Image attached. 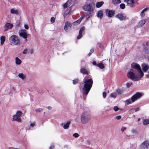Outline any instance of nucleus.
I'll list each match as a JSON object with an SVG mask.
<instances>
[{
  "instance_id": "obj_57",
  "label": "nucleus",
  "mask_w": 149,
  "mask_h": 149,
  "mask_svg": "<svg viewBox=\"0 0 149 149\" xmlns=\"http://www.w3.org/2000/svg\"><path fill=\"white\" fill-rule=\"evenodd\" d=\"M47 108L49 109H52V107H50V106H49L48 107H47Z\"/></svg>"
},
{
  "instance_id": "obj_8",
  "label": "nucleus",
  "mask_w": 149,
  "mask_h": 149,
  "mask_svg": "<svg viewBox=\"0 0 149 149\" xmlns=\"http://www.w3.org/2000/svg\"><path fill=\"white\" fill-rule=\"evenodd\" d=\"M142 96V94L139 92H137L131 97V100L134 102L136 100L140 99Z\"/></svg>"
},
{
  "instance_id": "obj_26",
  "label": "nucleus",
  "mask_w": 149,
  "mask_h": 149,
  "mask_svg": "<svg viewBox=\"0 0 149 149\" xmlns=\"http://www.w3.org/2000/svg\"><path fill=\"white\" fill-rule=\"evenodd\" d=\"M70 123L71 122L70 121L67 122V123L64 125L63 126V128L65 129H68L69 127Z\"/></svg>"
},
{
  "instance_id": "obj_34",
  "label": "nucleus",
  "mask_w": 149,
  "mask_h": 149,
  "mask_svg": "<svg viewBox=\"0 0 149 149\" xmlns=\"http://www.w3.org/2000/svg\"><path fill=\"white\" fill-rule=\"evenodd\" d=\"M147 10V8H146L143 9L141 11V17H143L144 16L145 13L144 12L146 11Z\"/></svg>"
},
{
  "instance_id": "obj_36",
  "label": "nucleus",
  "mask_w": 149,
  "mask_h": 149,
  "mask_svg": "<svg viewBox=\"0 0 149 149\" xmlns=\"http://www.w3.org/2000/svg\"><path fill=\"white\" fill-rule=\"evenodd\" d=\"M94 49L93 48H92L91 49L90 51L88 54V56H89L91 55V54L94 52Z\"/></svg>"
},
{
  "instance_id": "obj_43",
  "label": "nucleus",
  "mask_w": 149,
  "mask_h": 149,
  "mask_svg": "<svg viewBox=\"0 0 149 149\" xmlns=\"http://www.w3.org/2000/svg\"><path fill=\"white\" fill-rule=\"evenodd\" d=\"M113 109L114 111H118L119 109L118 107L117 106H114Z\"/></svg>"
},
{
  "instance_id": "obj_21",
  "label": "nucleus",
  "mask_w": 149,
  "mask_h": 149,
  "mask_svg": "<svg viewBox=\"0 0 149 149\" xmlns=\"http://www.w3.org/2000/svg\"><path fill=\"white\" fill-rule=\"evenodd\" d=\"M103 13L102 10H100L97 13V16L98 17L101 19L103 17Z\"/></svg>"
},
{
  "instance_id": "obj_24",
  "label": "nucleus",
  "mask_w": 149,
  "mask_h": 149,
  "mask_svg": "<svg viewBox=\"0 0 149 149\" xmlns=\"http://www.w3.org/2000/svg\"><path fill=\"white\" fill-rule=\"evenodd\" d=\"M104 3L103 1L98 2L96 3V7L97 8H99L102 6Z\"/></svg>"
},
{
  "instance_id": "obj_11",
  "label": "nucleus",
  "mask_w": 149,
  "mask_h": 149,
  "mask_svg": "<svg viewBox=\"0 0 149 149\" xmlns=\"http://www.w3.org/2000/svg\"><path fill=\"white\" fill-rule=\"evenodd\" d=\"M106 15L109 17H112L115 14L114 10L107 9L106 10Z\"/></svg>"
},
{
  "instance_id": "obj_13",
  "label": "nucleus",
  "mask_w": 149,
  "mask_h": 149,
  "mask_svg": "<svg viewBox=\"0 0 149 149\" xmlns=\"http://www.w3.org/2000/svg\"><path fill=\"white\" fill-rule=\"evenodd\" d=\"M13 27V25L12 24L9 23H6L5 26L4 30L5 31H7L9 29H11Z\"/></svg>"
},
{
  "instance_id": "obj_30",
  "label": "nucleus",
  "mask_w": 149,
  "mask_h": 149,
  "mask_svg": "<svg viewBox=\"0 0 149 149\" xmlns=\"http://www.w3.org/2000/svg\"><path fill=\"white\" fill-rule=\"evenodd\" d=\"M97 67H99L100 68L102 69L104 68V65L101 63H100L97 64Z\"/></svg>"
},
{
  "instance_id": "obj_12",
  "label": "nucleus",
  "mask_w": 149,
  "mask_h": 149,
  "mask_svg": "<svg viewBox=\"0 0 149 149\" xmlns=\"http://www.w3.org/2000/svg\"><path fill=\"white\" fill-rule=\"evenodd\" d=\"M72 24L69 22H65L64 26V29L66 31H68V30L71 29Z\"/></svg>"
},
{
  "instance_id": "obj_7",
  "label": "nucleus",
  "mask_w": 149,
  "mask_h": 149,
  "mask_svg": "<svg viewBox=\"0 0 149 149\" xmlns=\"http://www.w3.org/2000/svg\"><path fill=\"white\" fill-rule=\"evenodd\" d=\"M90 116L87 112L83 113L82 114L81 117V122L84 124L87 123L90 120Z\"/></svg>"
},
{
  "instance_id": "obj_54",
  "label": "nucleus",
  "mask_w": 149,
  "mask_h": 149,
  "mask_svg": "<svg viewBox=\"0 0 149 149\" xmlns=\"http://www.w3.org/2000/svg\"><path fill=\"white\" fill-rule=\"evenodd\" d=\"M86 142H87V144H88V145H90V141H89V140H87V141H86Z\"/></svg>"
},
{
  "instance_id": "obj_1",
  "label": "nucleus",
  "mask_w": 149,
  "mask_h": 149,
  "mask_svg": "<svg viewBox=\"0 0 149 149\" xmlns=\"http://www.w3.org/2000/svg\"><path fill=\"white\" fill-rule=\"evenodd\" d=\"M84 82V84L82 88V91L83 98L85 100L87 96L92 87L93 81L92 78H90L86 79Z\"/></svg>"
},
{
  "instance_id": "obj_56",
  "label": "nucleus",
  "mask_w": 149,
  "mask_h": 149,
  "mask_svg": "<svg viewBox=\"0 0 149 149\" xmlns=\"http://www.w3.org/2000/svg\"><path fill=\"white\" fill-rule=\"evenodd\" d=\"M34 51L33 50V49H31L30 50V52L31 54H33V53Z\"/></svg>"
},
{
  "instance_id": "obj_17",
  "label": "nucleus",
  "mask_w": 149,
  "mask_h": 149,
  "mask_svg": "<svg viewBox=\"0 0 149 149\" xmlns=\"http://www.w3.org/2000/svg\"><path fill=\"white\" fill-rule=\"evenodd\" d=\"M142 67L143 71L145 72H146L149 69L148 66L145 64L142 65Z\"/></svg>"
},
{
  "instance_id": "obj_63",
  "label": "nucleus",
  "mask_w": 149,
  "mask_h": 149,
  "mask_svg": "<svg viewBox=\"0 0 149 149\" xmlns=\"http://www.w3.org/2000/svg\"><path fill=\"white\" fill-rule=\"evenodd\" d=\"M99 47H100L101 48V45H100V46H99Z\"/></svg>"
},
{
  "instance_id": "obj_23",
  "label": "nucleus",
  "mask_w": 149,
  "mask_h": 149,
  "mask_svg": "<svg viewBox=\"0 0 149 149\" xmlns=\"http://www.w3.org/2000/svg\"><path fill=\"white\" fill-rule=\"evenodd\" d=\"M10 12L12 14H15L18 15L19 14V11L17 10H15L13 8H12L10 9Z\"/></svg>"
},
{
  "instance_id": "obj_52",
  "label": "nucleus",
  "mask_w": 149,
  "mask_h": 149,
  "mask_svg": "<svg viewBox=\"0 0 149 149\" xmlns=\"http://www.w3.org/2000/svg\"><path fill=\"white\" fill-rule=\"evenodd\" d=\"M83 17H81L78 20L80 22L81 21H82V19H83Z\"/></svg>"
},
{
  "instance_id": "obj_29",
  "label": "nucleus",
  "mask_w": 149,
  "mask_h": 149,
  "mask_svg": "<svg viewBox=\"0 0 149 149\" xmlns=\"http://www.w3.org/2000/svg\"><path fill=\"white\" fill-rule=\"evenodd\" d=\"M116 91L118 94L119 95H121L123 93V90L119 89L116 90Z\"/></svg>"
},
{
  "instance_id": "obj_32",
  "label": "nucleus",
  "mask_w": 149,
  "mask_h": 149,
  "mask_svg": "<svg viewBox=\"0 0 149 149\" xmlns=\"http://www.w3.org/2000/svg\"><path fill=\"white\" fill-rule=\"evenodd\" d=\"M125 102H125V104L126 105H128L132 103V102H132L131 100L130 99H129L128 100H126Z\"/></svg>"
},
{
  "instance_id": "obj_14",
  "label": "nucleus",
  "mask_w": 149,
  "mask_h": 149,
  "mask_svg": "<svg viewBox=\"0 0 149 149\" xmlns=\"http://www.w3.org/2000/svg\"><path fill=\"white\" fill-rule=\"evenodd\" d=\"M85 28L84 27L81 28L79 30V35L77 36V39H79L82 37V32L85 30Z\"/></svg>"
},
{
  "instance_id": "obj_53",
  "label": "nucleus",
  "mask_w": 149,
  "mask_h": 149,
  "mask_svg": "<svg viewBox=\"0 0 149 149\" xmlns=\"http://www.w3.org/2000/svg\"><path fill=\"white\" fill-rule=\"evenodd\" d=\"M132 132L133 133L136 132V130L135 129H133L132 131Z\"/></svg>"
},
{
  "instance_id": "obj_47",
  "label": "nucleus",
  "mask_w": 149,
  "mask_h": 149,
  "mask_svg": "<svg viewBox=\"0 0 149 149\" xmlns=\"http://www.w3.org/2000/svg\"><path fill=\"white\" fill-rule=\"evenodd\" d=\"M121 117L120 116H118L116 117V119L118 120H119L121 118Z\"/></svg>"
},
{
  "instance_id": "obj_27",
  "label": "nucleus",
  "mask_w": 149,
  "mask_h": 149,
  "mask_svg": "<svg viewBox=\"0 0 149 149\" xmlns=\"http://www.w3.org/2000/svg\"><path fill=\"white\" fill-rule=\"evenodd\" d=\"M5 40V37L4 36H2L0 38L1 44L2 45L4 42Z\"/></svg>"
},
{
  "instance_id": "obj_48",
  "label": "nucleus",
  "mask_w": 149,
  "mask_h": 149,
  "mask_svg": "<svg viewBox=\"0 0 149 149\" xmlns=\"http://www.w3.org/2000/svg\"><path fill=\"white\" fill-rule=\"evenodd\" d=\"M92 64L94 65L95 66H97V63L95 61H93L92 62Z\"/></svg>"
},
{
  "instance_id": "obj_35",
  "label": "nucleus",
  "mask_w": 149,
  "mask_h": 149,
  "mask_svg": "<svg viewBox=\"0 0 149 149\" xmlns=\"http://www.w3.org/2000/svg\"><path fill=\"white\" fill-rule=\"evenodd\" d=\"M117 96V94L116 93H111L110 95V96L111 97H112L114 98H115Z\"/></svg>"
},
{
  "instance_id": "obj_41",
  "label": "nucleus",
  "mask_w": 149,
  "mask_h": 149,
  "mask_svg": "<svg viewBox=\"0 0 149 149\" xmlns=\"http://www.w3.org/2000/svg\"><path fill=\"white\" fill-rule=\"evenodd\" d=\"M73 136L75 138H77L79 136V135L77 133H75L73 134Z\"/></svg>"
},
{
  "instance_id": "obj_9",
  "label": "nucleus",
  "mask_w": 149,
  "mask_h": 149,
  "mask_svg": "<svg viewBox=\"0 0 149 149\" xmlns=\"http://www.w3.org/2000/svg\"><path fill=\"white\" fill-rule=\"evenodd\" d=\"M26 31L25 30L21 29L19 31V34L20 37H22L26 41V38L28 35L26 32Z\"/></svg>"
},
{
  "instance_id": "obj_45",
  "label": "nucleus",
  "mask_w": 149,
  "mask_h": 149,
  "mask_svg": "<svg viewBox=\"0 0 149 149\" xmlns=\"http://www.w3.org/2000/svg\"><path fill=\"white\" fill-rule=\"evenodd\" d=\"M126 128L125 127H123L121 129V131L123 132L124 130H126Z\"/></svg>"
},
{
  "instance_id": "obj_33",
  "label": "nucleus",
  "mask_w": 149,
  "mask_h": 149,
  "mask_svg": "<svg viewBox=\"0 0 149 149\" xmlns=\"http://www.w3.org/2000/svg\"><path fill=\"white\" fill-rule=\"evenodd\" d=\"M146 21L145 20L143 19L139 22V24L141 26H143L145 23Z\"/></svg>"
},
{
  "instance_id": "obj_2",
  "label": "nucleus",
  "mask_w": 149,
  "mask_h": 149,
  "mask_svg": "<svg viewBox=\"0 0 149 149\" xmlns=\"http://www.w3.org/2000/svg\"><path fill=\"white\" fill-rule=\"evenodd\" d=\"M136 76L132 72L130 71L127 74V77L132 80L137 81L140 80L141 78L140 77L139 73L136 74Z\"/></svg>"
},
{
  "instance_id": "obj_3",
  "label": "nucleus",
  "mask_w": 149,
  "mask_h": 149,
  "mask_svg": "<svg viewBox=\"0 0 149 149\" xmlns=\"http://www.w3.org/2000/svg\"><path fill=\"white\" fill-rule=\"evenodd\" d=\"M95 6V4L93 2H91L85 4L83 6L82 8L85 11L93 12L94 10L93 7Z\"/></svg>"
},
{
  "instance_id": "obj_16",
  "label": "nucleus",
  "mask_w": 149,
  "mask_h": 149,
  "mask_svg": "<svg viewBox=\"0 0 149 149\" xmlns=\"http://www.w3.org/2000/svg\"><path fill=\"white\" fill-rule=\"evenodd\" d=\"M127 2L128 6L132 7L134 6L133 4L134 3V0H127Z\"/></svg>"
},
{
  "instance_id": "obj_28",
  "label": "nucleus",
  "mask_w": 149,
  "mask_h": 149,
  "mask_svg": "<svg viewBox=\"0 0 149 149\" xmlns=\"http://www.w3.org/2000/svg\"><path fill=\"white\" fill-rule=\"evenodd\" d=\"M19 77L21 78L22 79H24L26 77V76L22 73H19L18 75Z\"/></svg>"
},
{
  "instance_id": "obj_40",
  "label": "nucleus",
  "mask_w": 149,
  "mask_h": 149,
  "mask_svg": "<svg viewBox=\"0 0 149 149\" xmlns=\"http://www.w3.org/2000/svg\"><path fill=\"white\" fill-rule=\"evenodd\" d=\"M132 83H127L126 84V85L127 87L129 88L132 85Z\"/></svg>"
},
{
  "instance_id": "obj_5",
  "label": "nucleus",
  "mask_w": 149,
  "mask_h": 149,
  "mask_svg": "<svg viewBox=\"0 0 149 149\" xmlns=\"http://www.w3.org/2000/svg\"><path fill=\"white\" fill-rule=\"evenodd\" d=\"M22 114V112L19 111H18L16 114L13 116V118L11 119L12 121H16L17 122H20L22 120L20 118Z\"/></svg>"
},
{
  "instance_id": "obj_39",
  "label": "nucleus",
  "mask_w": 149,
  "mask_h": 149,
  "mask_svg": "<svg viewBox=\"0 0 149 149\" xmlns=\"http://www.w3.org/2000/svg\"><path fill=\"white\" fill-rule=\"evenodd\" d=\"M80 23V22L78 20L73 23V25H77Z\"/></svg>"
},
{
  "instance_id": "obj_58",
  "label": "nucleus",
  "mask_w": 149,
  "mask_h": 149,
  "mask_svg": "<svg viewBox=\"0 0 149 149\" xmlns=\"http://www.w3.org/2000/svg\"><path fill=\"white\" fill-rule=\"evenodd\" d=\"M139 108H137V109H136V110H135V112H136V111H139Z\"/></svg>"
},
{
  "instance_id": "obj_62",
  "label": "nucleus",
  "mask_w": 149,
  "mask_h": 149,
  "mask_svg": "<svg viewBox=\"0 0 149 149\" xmlns=\"http://www.w3.org/2000/svg\"><path fill=\"white\" fill-rule=\"evenodd\" d=\"M143 45H144L145 44L143 43Z\"/></svg>"
},
{
  "instance_id": "obj_49",
  "label": "nucleus",
  "mask_w": 149,
  "mask_h": 149,
  "mask_svg": "<svg viewBox=\"0 0 149 149\" xmlns=\"http://www.w3.org/2000/svg\"><path fill=\"white\" fill-rule=\"evenodd\" d=\"M107 95L106 92H104L103 93V96L104 98H105L106 97Z\"/></svg>"
},
{
  "instance_id": "obj_55",
  "label": "nucleus",
  "mask_w": 149,
  "mask_h": 149,
  "mask_svg": "<svg viewBox=\"0 0 149 149\" xmlns=\"http://www.w3.org/2000/svg\"><path fill=\"white\" fill-rule=\"evenodd\" d=\"M90 14H91L90 13H89V14H88L86 16V17H87L88 18H89L90 17V15H89Z\"/></svg>"
},
{
  "instance_id": "obj_44",
  "label": "nucleus",
  "mask_w": 149,
  "mask_h": 149,
  "mask_svg": "<svg viewBox=\"0 0 149 149\" xmlns=\"http://www.w3.org/2000/svg\"><path fill=\"white\" fill-rule=\"evenodd\" d=\"M24 28L26 29H29V26L28 25L26 24H24Z\"/></svg>"
},
{
  "instance_id": "obj_18",
  "label": "nucleus",
  "mask_w": 149,
  "mask_h": 149,
  "mask_svg": "<svg viewBox=\"0 0 149 149\" xmlns=\"http://www.w3.org/2000/svg\"><path fill=\"white\" fill-rule=\"evenodd\" d=\"M80 72L84 74L88 75L89 72L86 69L84 68H81L80 70Z\"/></svg>"
},
{
  "instance_id": "obj_38",
  "label": "nucleus",
  "mask_w": 149,
  "mask_h": 149,
  "mask_svg": "<svg viewBox=\"0 0 149 149\" xmlns=\"http://www.w3.org/2000/svg\"><path fill=\"white\" fill-rule=\"evenodd\" d=\"M79 80L78 79H74L73 81V83L74 84H76L78 83Z\"/></svg>"
},
{
  "instance_id": "obj_61",
  "label": "nucleus",
  "mask_w": 149,
  "mask_h": 149,
  "mask_svg": "<svg viewBox=\"0 0 149 149\" xmlns=\"http://www.w3.org/2000/svg\"><path fill=\"white\" fill-rule=\"evenodd\" d=\"M140 120V118H139L138 119V121H139Z\"/></svg>"
},
{
  "instance_id": "obj_19",
  "label": "nucleus",
  "mask_w": 149,
  "mask_h": 149,
  "mask_svg": "<svg viewBox=\"0 0 149 149\" xmlns=\"http://www.w3.org/2000/svg\"><path fill=\"white\" fill-rule=\"evenodd\" d=\"M116 17L119 19L120 20H124L125 19V17L121 14H118L117 15Z\"/></svg>"
},
{
  "instance_id": "obj_15",
  "label": "nucleus",
  "mask_w": 149,
  "mask_h": 149,
  "mask_svg": "<svg viewBox=\"0 0 149 149\" xmlns=\"http://www.w3.org/2000/svg\"><path fill=\"white\" fill-rule=\"evenodd\" d=\"M72 1L71 0H68L64 5L63 7L65 8H67L69 7L72 4Z\"/></svg>"
},
{
  "instance_id": "obj_37",
  "label": "nucleus",
  "mask_w": 149,
  "mask_h": 149,
  "mask_svg": "<svg viewBox=\"0 0 149 149\" xmlns=\"http://www.w3.org/2000/svg\"><path fill=\"white\" fill-rule=\"evenodd\" d=\"M120 8L123 9L125 8V5L124 3H121L120 4Z\"/></svg>"
},
{
  "instance_id": "obj_42",
  "label": "nucleus",
  "mask_w": 149,
  "mask_h": 149,
  "mask_svg": "<svg viewBox=\"0 0 149 149\" xmlns=\"http://www.w3.org/2000/svg\"><path fill=\"white\" fill-rule=\"evenodd\" d=\"M50 20L52 23H54L55 22V19L54 17H52L51 18Z\"/></svg>"
},
{
  "instance_id": "obj_25",
  "label": "nucleus",
  "mask_w": 149,
  "mask_h": 149,
  "mask_svg": "<svg viewBox=\"0 0 149 149\" xmlns=\"http://www.w3.org/2000/svg\"><path fill=\"white\" fill-rule=\"evenodd\" d=\"M121 2V1L120 0H112L111 1L112 3L114 5L118 4Z\"/></svg>"
},
{
  "instance_id": "obj_20",
  "label": "nucleus",
  "mask_w": 149,
  "mask_h": 149,
  "mask_svg": "<svg viewBox=\"0 0 149 149\" xmlns=\"http://www.w3.org/2000/svg\"><path fill=\"white\" fill-rule=\"evenodd\" d=\"M72 9L71 7H68L65 11L64 14V16L65 17L69 14V13L70 12Z\"/></svg>"
},
{
  "instance_id": "obj_64",
  "label": "nucleus",
  "mask_w": 149,
  "mask_h": 149,
  "mask_svg": "<svg viewBox=\"0 0 149 149\" xmlns=\"http://www.w3.org/2000/svg\"><path fill=\"white\" fill-rule=\"evenodd\" d=\"M99 47H100L101 48V45H100V46H99Z\"/></svg>"
},
{
  "instance_id": "obj_51",
  "label": "nucleus",
  "mask_w": 149,
  "mask_h": 149,
  "mask_svg": "<svg viewBox=\"0 0 149 149\" xmlns=\"http://www.w3.org/2000/svg\"><path fill=\"white\" fill-rule=\"evenodd\" d=\"M54 148V145H51L49 147L50 149H53Z\"/></svg>"
},
{
  "instance_id": "obj_46",
  "label": "nucleus",
  "mask_w": 149,
  "mask_h": 149,
  "mask_svg": "<svg viewBox=\"0 0 149 149\" xmlns=\"http://www.w3.org/2000/svg\"><path fill=\"white\" fill-rule=\"evenodd\" d=\"M28 49H25L23 51V54H26L27 53Z\"/></svg>"
},
{
  "instance_id": "obj_6",
  "label": "nucleus",
  "mask_w": 149,
  "mask_h": 149,
  "mask_svg": "<svg viewBox=\"0 0 149 149\" xmlns=\"http://www.w3.org/2000/svg\"><path fill=\"white\" fill-rule=\"evenodd\" d=\"M9 40L12 44L15 45H19L20 44V41L18 37L15 35L11 36L9 38Z\"/></svg>"
},
{
  "instance_id": "obj_60",
  "label": "nucleus",
  "mask_w": 149,
  "mask_h": 149,
  "mask_svg": "<svg viewBox=\"0 0 149 149\" xmlns=\"http://www.w3.org/2000/svg\"><path fill=\"white\" fill-rule=\"evenodd\" d=\"M148 42H146V45L147 46H148Z\"/></svg>"
},
{
  "instance_id": "obj_4",
  "label": "nucleus",
  "mask_w": 149,
  "mask_h": 149,
  "mask_svg": "<svg viewBox=\"0 0 149 149\" xmlns=\"http://www.w3.org/2000/svg\"><path fill=\"white\" fill-rule=\"evenodd\" d=\"M132 68L137 70V72L139 74L141 78H142L144 75L143 72L142 71L140 65L137 63H134L131 64Z\"/></svg>"
},
{
  "instance_id": "obj_59",
  "label": "nucleus",
  "mask_w": 149,
  "mask_h": 149,
  "mask_svg": "<svg viewBox=\"0 0 149 149\" xmlns=\"http://www.w3.org/2000/svg\"><path fill=\"white\" fill-rule=\"evenodd\" d=\"M42 110L41 109H38V111H41Z\"/></svg>"
},
{
  "instance_id": "obj_10",
  "label": "nucleus",
  "mask_w": 149,
  "mask_h": 149,
  "mask_svg": "<svg viewBox=\"0 0 149 149\" xmlns=\"http://www.w3.org/2000/svg\"><path fill=\"white\" fill-rule=\"evenodd\" d=\"M149 146V141L146 140L140 145V148L142 149H147Z\"/></svg>"
},
{
  "instance_id": "obj_31",
  "label": "nucleus",
  "mask_w": 149,
  "mask_h": 149,
  "mask_svg": "<svg viewBox=\"0 0 149 149\" xmlns=\"http://www.w3.org/2000/svg\"><path fill=\"white\" fill-rule=\"evenodd\" d=\"M143 125H146L149 124V119H144L143 120Z\"/></svg>"
},
{
  "instance_id": "obj_22",
  "label": "nucleus",
  "mask_w": 149,
  "mask_h": 149,
  "mask_svg": "<svg viewBox=\"0 0 149 149\" xmlns=\"http://www.w3.org/2000/svg\"><path fill=\"white\" fill-rule=\"evenodd\" d=\"M22 61L17 57L15 58V63L16 65H19L22 63Z\"/></svg>"
},
{
  "instance_id": "obj_50",
  "label": "nucleus",
  "mask_w": 149,
  "mask_h": 149,
  "mask_svg": "<svg viewBox=\"0 0 149 149\" xmlns=\"http://www.w3.org/2000/svg\"><path fill=\"white\" fill-rule=\"evenodd\" d=\"M35 125H36V124L34 123H32L30 125V126L31 127H33Z\"/></svg>"
}]
</instances>
